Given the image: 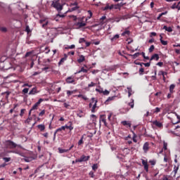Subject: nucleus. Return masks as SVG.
<instances>
[{"label":"nucleus","instance_id":"f257e3e1","mask_svg":"<svg viewBox=\"0 0 180 180\" xmlns=\"http://www.w3.org/2000/svg\"><path fill=\"white\" fill-rule=\"evenodd\" d=\"M4 146L6 148H10L11 150L18 147V144L11 140L6 141L4 142Z\"/></svg>","mask_w":180,"mask_h":180},{"label":"nucleus","instance_id":"f03ea898","mask_svg":"<svg viewBox=\"0 0 180 180\" xmlns=\"http://www.w3.org/2000/svg\"><path fill=\"white\" fill-rule=\"evenodd\" d=\"M89 158H91L90 156H86V155H83L81 156V158L79 159H76L75 162H86L89 160Z\"/></svg>","mask_w":180,"mask_h":180},{"label":"nucleus","instance_id":"7ed1b4c3","mask_svg":"<svg viewBox=\"0 0 180 180\" xmlns=\"http://www.w3.org/2000/svg\"><path fill=\"white\" fill-rule=\"evenodd\" d=\"M91 101L92 103H94L91 107V113H95V112H96V108H98V106L96 105L98 103V100H96L95 98H91Z\"/></svg>","mask_w":180,"mask_h":180},{"label":"nucleus","instance_id":"20e7f679","mask_svg":"<svg viewBox=\"0 0 180 180\" xmlns=\"http://www.w3.org/2000/svg\"><path fill=\"white\" fill-rule=\"evenodd\" d=\"M52 6L57 9V11H63V6L58 3V1L53 2Z\"/></svg>","mask_w":180,"mask_h":180},{"label":"nucleus","instance_id":"39448f33","mask_svg":"<svg viewBox=\"0 0 180 180\" xmlns=\"http://www.w3.org/2000/svg\"><path fill=\"white\" fill-rule=\"evenodd\" d=\"M44 101L43 98H39V101L32 107L31 110H37V108H39V105L41 103Z\"/></svg>","mask_w":180,"mask_h":180},{"label":"nucleus","instance_id":"423d86ee","mask_svg":"<svg viewBox=\"0 0 180 180\" xmlns=\"http://www.w3.org/2000/svg\"><path fill=\"white\" fill-rule=\"evenodd\" d=\"M178 169H179V165H174V169L171 173V175H173V178H175V176H176V174H178Z\"/></svg>","mask_w":180,"mask_h":180},{"label":"nucleus","instance_id":"0eeeda50","mask_svg":"<svg viewBox=\"0 0 180 180\" xmlns=\"http://www.w3.org/2000/svg\"><path fill=\"white\" fill-rule=\"evenodd\" d=\"M141 162L146 172H148V162L144 159H142Z\"/></svg>","mask_w":180,"mask_h":180},{"label":"nucleus","instance_id":"6e6552de","mask_svg":"<svg viewBox=\"0 0 180 180\" xmlns=\"http://www.w3.org/2000/svg\"><path fill=\"white\" fill-rule=\"evenodd\" d=\"M75 26H77L78 29H81V27H85V26H86V23L83 22H78L75 23Z\"/></svg>","mask_w":180,"mask_h":180},{"label":"nucleus","instance_id":"1a4fd4ad","mask_svg":"<svg viewBox=\"0 0 180 180\" xmlns=\"http://www.w3.org/2000/svg\"><path fill=\"white\" fill-rule=\"evenodd\" d=\"M152 123L154 126H156V127H159L160 129L163 127L162 123L158 120L153 121Z\"/></svg>","mask_w":180,"mask_h":180},{"label":"nucleus","instance_id":"9d476101","mask_svg":"<svg viewBox=\"0 0 180 180\" xmlns=\"http://www.w3.org/2000/svg\"><path fill=\"white\" fill-rule=\"evenodd\" d=\"M65 82L67 84H75V79L72 77H68L66 78Z\"/></svg>","mask_w":180,"mask_h":180},{"label":"nucleus","instance_id":"9b49d317","mask_svg":"<svg viewBox=\"0 0 180 180\" xmlns=\"http://www.w3.org/2000/svg\"><path fill=\"white\" fill-rule=\"evenodd\" d=\"M68 125L65 124V129H68V130H70V131H72V130H74V127H72V122L70 121L68 123Z\"/></svg>","mask_w":180,"mask_h":180},{"label":"nucleus","instance_id":"f8f14e48","mask_svg":"<svg viewBox=\"0 0 180 180\" xmlns=\"http://www.w3.org/2000/svg\"><path fill=\"white\" fill-rule=\"evenodd\" d=\"M112 9H113V6L112 4L110 6L109 4H107L105 7L102 8V11H112Z\"/></svg>","mask_w":180,"mask_h":180},{"label":"nucleus","instance_id":"ddd939ff","mask_svg":"<svg viewBox=\"0 0 180 180\" xmlns=\"http://www.w3.org/2000/svg\"><path fill=\"white\" fill-rule=\"evenodd\" d=\"M149 149H150V143H148V142H146L143 146V150L144 153H147V151H148Z\"/></svg>","mask_w":180,"mask_h":180},{"label":"nucleus","instance_id":"4468645a","mask_svg":"<svg viewBox=\"0 0 180 180\" xmlns=\"http://www.w3.org/2000/svg\"><path fill=\"white\" fill-rule=\"evenodd\" d=\"M115 99H116V96H111V97H108L107 98V100L105 101V105H109V103L110 102H112V101H115Z\"/></svg>","mask_w":180,"mask_h":180},{"label":"nucleus","instance_id":"2eb2a0df","mask_svg":"<svg viewBox=\"0 0 180 180\" xmlns=\"http://www.w3.org/2000/svg\"><path fill=\"white\" fill-rule=\"evenodd\" d=\"M67 58H68V56L67 54L64 55V57L60 59V60L58 63V65H63L64 64V61L67 60Z\"/></svg>","mask_w":180,"mask_h":180},{"label":"nucleus","instance_id":"dca6fc26","mask_svg":"<svg viewBox=\"0 0 180 180\" xmlns=\"http://www.w3.org/2000/svg\"><path fill=\"white\" fill-rule=\"evenodd\" d=\"M36 94H39V91H37V87H34L29 92V95H36Z\"/></svg>","mask_w":180,"mask_h":180},{"label":"nucleus","instance_id":"f3484780","mask_svg":"<svg viewBox=\"0 0 180 180\" xmlns=\"http://www.w3.org/2000/svg\"><path fill=\"white\" fill-rule=\"evenodd\" d=\"M99 23L100 25H105L106 23V15H103L99 19Z\"/></svg>","mask_w":180,"mask_h":180},{"label":"nucleus","instance_id":"a211bd4d","mask_svg":"<svg viewBox=\"0 0 180 180\" xmlns=\"http://www.w3.org/2000/svg\"><path fill=\"white\" fill-rule=\"evenodd\" d=\"M100 122H103V123H104V125L105 127H108V122H106V118L105 117V115H101Z\"/></svg>","mask_w":180,"mask_h":180},{"label":"nucleus","instance_id":"6ab92c4d","mask_svg":"<svg viewBox=\"0 0 180 180\" xmlns=\"http://www.w3.org/2000/svg\"><path fill=\"white\" fill-rule=\"evenodd\" d=\"M37 129L40 131H44V130H46V126L44 124H38L37 125Z\"/></svg>","mask_w":180,"mask_h":180},{"label":"nucleus","instance_id":"aec40b11","mask_svg":"<svg viewBox=\"0 0 180 180\" xmlns=\"http://www.w3.org/2000/svg\"><path fill=\"white\" fill-rule=\"evenodd\" d=\"M153 60L158 61V60H160V56L157 53L153 54L150 58V61H153Z\"/></svg>","mask_w":180,"mask_h":180},{"label":"nucleus","instance_id":"412c9836","mask_svg":"<svg viewBox=\"0 0 180 180\" xmlns=\"http://www.w3.org/2000/svg\"><path fill=\"white\" fill-rule=\"evenodd\" d=\"M84 61H85V56H84V55H80L77 59V63L81 64V63H84Z\"/></svg>","mask_w":180,"mask_h":180},{"label":"nucleus","instance_id":"4be33fe9","mask_svg":"<svg viewBox=\"0 0 180 180\" xmlns=\"http://www.w3.org/2000/svg\"><path fill=\"white\" fill-rule=\"evenodd\" d=\"M175 84H171L170 86H169V92H170V94H174V92H175Z\"/></svg>","mask_w":180,"mask_h":180},{"label":"nucleus","instance_id":"5701e85b","mask_svg":"<svg viewBox=\"0 0 180 180\" xmlns=\"http://www.w3.org/2000/svg\"><path fill=\"white\" fill-rule=\"evenodd\" d=\"M84 137H85V135L82 136L81 139L77 143L78 146H82V144H84Z\"/></svg>","mask_w":180,"mask_h":180},{"label":"nucleus","instance_id":"b1692460","mask_svg":"<svg viewBox=\"0 0 180 180\" xmlns=\"http://www.w3.org/2000/svg\"><path fill=\"white\" fill-rule=\"evenodd\" d=\"M120 37V35L119 34H115L112 38H111V41L113 43V41H116V40H117V39H119Z\"/></svg>","mask_w":180,"mask_h":180},{"label":"nucleus","instance_id":"393cba45","mask_svg":"<svg viewBox=\"0 0 180 180\" xmlns=\"http://www.w3.org/2000/svg\"><path fill=\"white\" fill-rule=\"evenodd\" d=\"M122 124H123V126H129V127H131V123L127 121H122Z\"/></svg>","mask_w":180,"mask_h":180},{"label":"nucleus","instance_id":"a878e982","mask_svg":"<svg viewBox=\"0 0 180 180\" xmlns=\"http://www.w3.org/2000/svg\"><path fill=\"white\" fill-rule=\"evenodd\" d=\"M122 36H125V37L130 36V31L126 30L124 32L122 33Z\"/></svg>","mask_w":180,"mask_h":180},{"label":"nucleus","instance_id":"bb28decb","mask_svg":"<svg viewBox=\"0 0 180 180\" xmlns=\"http://www.w3.org/2000/svg\"><path fill=\"white\" fill-rule=\"evenodd\" d=\"M58 151L60 153V154H63L64 153H68V151H70V150L68 149H61V148H58Z\"/></svg>","mask_w":180,"mask_h":180},{"label":"nucleus","instance_id":"cd10ccee","mask_svg":"<svg viewBox=\"0 0 180 180\" xmlns=\"http://www.w3.org/2000/svg\"><path fill=\"white\" fill-rule=\"evenodd\" d=\"M81 72H88V70H86L84 67H82L80 70L77 72V74H81Z\"/></svg>","mask_w":180,"mask_h":180},{"label":"nucleus","instance_id":"c85d7f7f","mask_svg":"<svg viewBox=\"0 0 180 180\" xmlns=\"http://www.w3.org/2000/svg\"><path fill=\"white\" fill-rule=\"evenodd\" d=\"M77 98H82L84 101H88V98L82 94H78Z\"/></svg>","mask_w":180,"mask_h":180},{"label":"nucleus","instance_id":"c756f323","mask_svg":"<svg viewBox=\"0 0 180 180\" xmlns=\"http://www.w3.org/2000/svg\"><path fill=\"white\" fill-rule=\"evenodd\" d=\"M77 115L78 117H85V114L82 111H79Z\"/></svg>","mask_w":180,"mask_h":180},{"label":"nucleus","instance_id":"7c9ffc66","mask_svg":"<svg viewBox=\"0 0 180 180\" xmlns=\"http://www.w3.org/2000/svg\"><path fill=\"white\" fill-rule=\"evenodd\" d=\"M77 9H79V6H76L75 7H72L70 8L69 12H74V11H77Z\"/></svg>","mask_w":180,"mask_h":180},{"label":"nucleus","instance_id":"2f4dec72","mask_svg":"<svg viewBox=\"0 0 180 180\" xmlns=\"http://www.w3.org/2000/svg\"><path fill=\"white\" fill-rule=\"evenodd\" d=\"M112 9H119L120 11V7L118 4H112Z\"/></svg>","mask_w":180,"mask_h":180},{"label":"nucleus","instance_id":"473e14b6","mask_svg":"<svg viewBox=\"0 0 180 180\" xmlns=\"http://www.w3.org/2000/svg\"><path fill=\"white\" fill-rule=\"evenodd\" d=\"M8 153H13V154H18L19 155H20L21 154L20 150H10Z\"/></svg>","mask_w":180,"mask_h":180},{"label":"nucleus","instance_id":"72a5a7b5","mask_svg":"<svg viewBox=\"0 0 180 180\" xmlns=\"http://www.w3.org/2000/svg\"><path fill=\"white\" fill-rule=\"evenodd\" d=\"M25 112H26V109L23 108L20 110V116L21 117H23V115H25Z\"/></svg>","mask_w":180,"mask_h":180},{"label":"nucleus","instance_id":"f704fd0d","mask_svg":"<svg viewBox=\"0 0 180 180\" xmlns=\"http://www.w3.org/2000/svg\"><path fill=\"white\" fill-rule=\"evenodd\" d=\"M129 106H130V108H131V109H133V108H134V100H131V102L129 103Z\"/></svg>","mask_w":180,"mask_h":180},{"label":"nucleus","instance_id":"c9c22d12","mask_svg":"<svg viewBox=\"0 0 180 180\" xmlns=\"http://www.w3.org/2000/svg\"><path fill=\"white\" fill-rule=\"evenodd\" d=\"M141 56L143 57V58H144L145 60H150V57L146 56V53L142 52V53H141Z\"/></svg>","mask_w":180,"mask_h":180},{"label":"nucleus","instance_id":"e433bc0d","mask_svg":"<svg viewBox=\"0 0 180 180\" xmlns=\"http://www.w3.org/2000/svg\"><path fill=\"white\" fill-rule=\"evenodd\" d=\"M44 115H46V110H42L39 113V116H41V117L44 116Z\"/></svg>","mask_w":180,"mask_h":180},{"label":"nucleus","instance_id":"4c0bfd02","mask_svg":"<svg viewBox=\"0 0 180 180\" xmlns=\"http://www.w3.org/2000/svg\"><path fill=\"white\" fill-rule=\"evenodd\" d=\"M33 120V117H28L27 119L25 120V123H27L29 124V123H30V121Z\"/></svg>","mask_w":180,"mask_h":180},{"label":"nucleus","instance_id":"58836bf2","mask_svg":"<svg viewBox=\"0 0 180 180\" xmlns=\"http://www.w3.org/2000/svg\"><path fill=\"white\" fill-rule=\"evenodd\" d=\"M176 117L178 119V121L176 122H172L173 124H178V123H180V117H179V115H178V114L176 113Z\"/></svg>","mask_w":180,"mask_h":180},{"label":"nucleus","instance_id":"ea45409f","mask_svg":"<svg viewBox=\"0 0 180 180\" xmlns=\"http://www.w3.org/2000/svg\"><path fill=\"white\" fill-rule=\"evenodd\" d=\"M66 50L70 49L72 50V49H75V45L72 44L71 46H67L65 48Z\"/></svg>","mask_w":180,"mask_h":180},{"label":"nucleus","instance_id":"a19ab883","mask_svg":"<svg viewBox=\"0 0 180 180\" xmlns=\"http://www.w3.org/2000/svg\"><path fill=\"white\" fill-rule=\"evenodd\" d=\"M139 75H143L144 74V68H141L139 69Z\"/></svg>","mask_w":180,"mask_h":180},{"label":"nucleus","instance_id":"79ce46f5","mask_svg":"<svg viewBox=\"0 0 180 180\" xmlns=\"http://www.w3.org/2000/svg\"><path fill=\"white\" fill-rule=\"evenodd\" d=\"M154 49H155L154 45H151L150 47L149 48V53H153L154 51Z\"/></svg>","mask_w":180,"mask_h":180},{"label":"nucleus","instance_id":"37998d69","mask_svg":"<svg viewBox=\"0 0 180 180\" xmlns=\"http://www.w3.org/2000/svg\"><path fill=\"white\" fill-rule=\"evenodd\" d=\"M141 53H140L139 52L134 53V55H132L133 58H137V57H139V56H141Z\"/></svg>","mask_w":180,"mask_h":180},{"label":"nucleus","instance_id":"c03bdc74","mask_svg":"<svg viewBox=\"0 0 180 180\" xmlns=\"http://www.w3.org/2000/svg\"><path fill=\"white\" fill-rule=\"evenodd\" d=\"M79 43L80 44H82V43H86L85 39H84V38H80V39H79Z\"/></svg>","mask_w":180,"mask_h":180},{"label":"nucleus","instance_id":"a18cd8bd","mask_svg":"<svg viewBox=\"0 0 180 180\" xmlns=\"http://www.w3.org/2000/svg\"><path fill=\"white\" fill-rule=\"evenodd\" d=\"M160 112H161V108L156 107L154 113H160Z\"/></svg>","mask_w":180,"mask_h":180},{"label":"nucleus","instance_id":"49530a36","mask_svg":"<svg viewBox=\"0 0 180 180\" xmlns=\"http://www.w3.org/2000/svg\"><path fill=\"white\" fill-rule=\"evenodd\" d=\"M92 169L93 171H96V169H98V164L93 165Z\"/></svg>","mask_w":180,"mask_h":180},{"label":"nucleus","instance_id":"de8ad7c7","mask_svg":"<svg viewBox=\"0 0 180 180\" xmlns=\"http://www.w3.org/2000/svg\"><path fill=\"white\" fill-rule=\"evenodd\" d=\"M89 175L90 176V178H95V174L94 173V172L91 171L89 173Z\"/></svg>","mask_w":180,"mask_h":180},{"label":"nucleus","instance_id":"09e8293b","mask_svg":"<svg viewBox=\"0 0 180 180\" xmlns=\"http://www.w3.org/2000/svg\"><path fill=\"white\" fill-rule=\"evenodd\" d=\"M72 94H74V91H70V90L67 91L68 96H71V95H72Z\"/></svg>","mask_w":180,"mask_h":180},{"label":"nucleus","instance_id":"8fccbe9b","mask_svg":"<svg viewBox=\"0 0 180 180\" xmlns=\"http://www.w3.org/2000/svg\"><path fill=\"white\" fill-rule=\"evenodd\" d=\"M96 92H99V94H103V89H96Z\"/></svg>","mask_w":180,"mask_h":180},{"label":"nucleus","instance_id":"3c124183","mask_svg":"<svg viewBox=\"0 0 180 180\" xmlns=\"http://www.w3.org/2000/svg\"><path fill=\"white\" fill-rule=\"evenodd\" d=\"M160 43H162L163 46H167V44H168V41H164L162 39H160Z\"/></svg>","mask_w":180,"mask_h":180},{"label":"nucleus","instance_id":"603ef678","mask_svg":"<svg viewBox=\"0 0 180 180\" xmlns=\"http://www.w3.org/2000/svg\"><path fill=\"white\" fill-rule=\"evenodd\" d=\"M96 84L94 83V82H91V84H88L89 88H92V86H95Z\"/></svg>","mask_w":180,"mask_h":180},{"label":"nucleus","instance_id":"864d4df0","mask_svg":"<svg viewBox=\"0 0 180 180\" xmlns=\"http://www.w3.org/2000/svg\"><path fill=\"white\" fill-rule=\"evenodd\" d=\"M3 160L5 162H9V161H11V158H3Z\"/></svg>","mask_w":180,"mask_h":180},{"label":"nucleus","instance_id":"5fc2aeb1","mask_svg":"<svg viewBox=\"0 0 180 180\" xmlns=\"http://www.w3.org/2000/svg\"><path fill=\"white\" fill-rule=\"evenodd\" d=\"M168 147V143H167L166 142H164L163 143V149L165 150H167V148Z\"/></svg>","mask_w":180,"mask_h":180},{"label":"nucleus","instance_id":"6e6d98bb","mask_svg":"<svg viewBox=\"0 0 180 180\" xmlns=\"http://www.w3.org/2000/svg\"><path fill=\"white\" fill-rule=\"evenodd\" d=\"M32 53H33L32 51L27 52V53H25V57H30V56H32Z\"/></svg>","mask_w":180,"mask_h":180},{"label":"nucleus","instance_id":"4d7b16f0","mask_svg":"<svg viewBox=\"0 0 180 180\" xmlns=\"http://www.w3.org/2000/svg\"><path fill=\"white\" fill-rule=\"evenodd\" d=\"M25 86H28L29 88H32V84H30L28 83H25L23 85H22V88H25Z\"/></svg>","mask_w":180,"mask_h":180},{"label":"nucleus","instance_id":"13d9d810","mask_svg":"<svg viewBox=\"0 0 180 180\" xmlns=\"http://www.w3.org/2000/svg\"><path fill=\"white\" fill-rule=\"evenodd\" d=\"M22 94H27V92H29V89L27 88H25L22 91Z\"/></svg>","mask_w":180,"mask_h":180},{"label":"nucleus","instance_id":"bf43d9fd","mask_svg":"<svg viewBox=\"0 0 180 180\" xmlns=\"http://www.w3.org/2000/svg\"><path fill=\"white\" fill-rule=\"evenodd\" d=\"M149 162L150 163L151 165L154 166L157 163V162L154 160H149Z\"/></svg>","mask_w":180,"mask_h":180},{"label":"nucleus","instance_id":"052dcab7","mask_svg":"<svg viewBox=\"0 0 180 180\" xmlns=\"http://www.w3.org/2000/svg\"><path fill=\"white\" fill-rule=\"evenodd\" d=\"M168 161H169V159L168 158V156H167V155H165L164 162H168Z\"/></svg>","mask_w":180,"mask_h":180},{"label":"nucleus","instance_id":"680f3d73","mask_svg":"<svg viewBox=\"0 0 180 180\" xmlns=\"http://www.w3.org/2000/svg\"><path fill=\"white\" fill-rule=\"evenodd\" d=\"M109 94H110V91H108V90H105V91H103V95H105V96L109 95Z\"/></svg>","mask_w":180,"mask_h":180},{"label":"nucleus","instance_id":"e2e57ef3","mask_svg":"<svg viewBox=\"0 0 180 180\" xmlns=\"http://www.w3.org/2000/svg\"><path fill=\"white\" fill-rule=\"evenodd\" d=\"M88 13L89 15V19H91L92 18V15H93L92 11H91V10H89Z\"/></svg>","mask_w":180,"mask_h":180},{"label":"nucleus","instance_id":"0e129e2a","mask_svg":"<svg viewBox=\"0 0 180 180\" xmlns=\"http://www.w3.org/2000/svg\"><path fill=\"white\" fill-rule=\"evenodd\" d=\"M129 91H128V96L129 98H130V96H131V88H128Z\"/></svg>","mask_w":180,"mask_h":180},{"label":"nucleus","instance_id":"69168bd1","mask_svg":"<svg viewBox=\"0 0 180 180\" xmlns=\"http://www.w3.org/2000/svg\"><path fill=\"white\" fill-rule=\"evenodd\" d=\"M172 94H174V93L169 92V93L167 94V99H171V98H172Z\"/></svg>","mask_w":180,"mask_h":180},{"label":"nucleus","instance_id":"338daca9","mask_svg":"<svg viewBox=\"0 0 180 180\" xmlns=\"http://www.w3.org/2000/svg\"><path fill=\"white\" fill-rule=\"evenodd\" d=\"M0 30L1 31V32H6V27H0Z\"/></svg>","mask_w":180,"mask_h":180},{"label":"nucleus","instance_id":"774afa93","mask_svg":"<svg viewBox=\"0 0 180 180\" xmlns=\"http://www.w3.org/2000/svg\"><path fill=\"white\" fill-rule=\"evenodd\" d=\"M166 32H169V33H171V32H172V28L171 27H167V30H166Z\"/></svg>","mask_w":180,"mask_h":180}]
</instances>
